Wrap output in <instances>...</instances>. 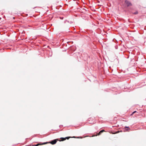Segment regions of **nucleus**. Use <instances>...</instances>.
Returning <instances> with one entry per match:
<instances>
[{
	"label": "nucleus",
	"instance_id": "10",
	"mask_svg": "<svg viewBox=\"0 0 146 146\" xmlns=\"http://www.w3.org/2000/svg\"><path fill=\"white\" fill-rule=\"evenodd\" d=\"M119 131H117V132H116V133H119Z\"/></svg>",
	"mask_w": 146,
	"mask_h": 146
},
{
	"label": "nucleus",
	"instance_id": "1",
	"mask_svg": "<svg viewBox=\"0 0 146 146\" xmlns=\"http://www.w3.org/2000/svg\"><path fill=\"white\" fill-rule=\"evenodd\" d=\"M125 3L127 5V7L131 6L132 5L131 3L127 0L125 1Z\"/></svg>",
	"mask_w": 146,
	"mask_h": 146
},
{
	"label": "nucleus",
	"instance_id": "2",
	"mask_svg": "<svg viewBox=\"0 0 146 146\" xmlns=\"http://www.w3.org/2000/svg\"><path fill=\"white\" fill-rule=\"evenodd\" d=\"M58 140V139H54L50 141V143L52 145L56 143L57 141Z\"/></svg>",
	"mask_w": 146,
	"mask_h": 146
},
{
	"label": "nucleus",
	"instance_id": "4",
	"mask_svg": "<svg viewBox=\"0 0 146 146\" xmlns=\"http://www.w3.org/2000/svg\"><path fill=\"white\" fill-rule=\"evenodd\" d=\"M125 128H127V129H125V130L126 131H128V130H129L130 129V128L129 127H127V126L125 127Z\"/></svg>",
	"mask_w": 146,
	"mask_h": 146
},
{
	"label": "nucleus",
	"instance_id": "8",
	"mask_svg": "<svg viewBox=\"0 0 146 146\" xmlns=\"http://www.w3.org/2000/svg\"><path fill=\"white\" fill-rule=\"evenodd\" d=\"M136 112H137V111H134L133 112L132 114H133L134 113H136Z\"/></svg>",
	"mask_w": 146,
	"mask_h": 146
},
{
	"label": "nucleus",
	"instance_id": "6",
	"mask_svg": "<svg viewBox=\"0 0 146 146\" xmlns=\"http://www.w3.org/2000/svg\"><path fill=\"white\" fill-rule=\"evenodd\" d=\"M138 13V12L137 11H136L134 13H133V14L134 15H136Z\"/></svg>",
	"mask_w": 146,
	"mask_h": 146
},
{
	"label": "nucleus",
	"instance_id": "9",
	"mask_svg": "<svg viewBox=\"0 0 146 146\" xmlns=\"http://www.w3.org/2000/svg\"><path fill=\"white\" fill-rule=\"evenodd\" d=\"M101 133H100V131L99 132V133L98 134V135H100L101 134Z\"/></svg>",
	"mask_w": 146,
	"mask_h": 146
},
{
	"label": "nucleus",
	"instance_id": "5",
	"mask_svg": "<svg viewBox=\"0 0 146 146\" xmlns=\"http://www.w3.org/2000/svg\"><path fill=\"white\" fill-rule=\"evenodd\" d=\"M47 143V142H46V143H42V144H36V145H35V146H38L39 145H43V144H46V143Z\"/></svg>",
	"mask_w": 146,
	"mask_h": 146
},
{
	"label": "nucleus",
	"instance_id": "3",
	"mask_svg": "<svg viewBox=\"0 0 146 146\" xmlns=\"http://www.w3.org/2000/svg\"><path fill=\"white\" fill-rule=\"evenodd\" d=\"M70 137H66L65 138L62 137V138H60L62 139V141H64V140H65L66 139H68Z\"/></svg>",
	"mask_w": 146,
	"mask_h": 146
},
{
	"label": "nucleus",
	"instance_id": "7",
	"mask_svg": "<svg viewBox=\"0 0 146 146\" xmlns=\"http://www.w3.org/2000/svg\"><path fill=\"white\" fill-rule=\"evenodd\" d=\"M104 131V130H101V131H100V133H102Z\"/></svg>",
	"mask_w": 146,
	"mask_h": 146
}]
</instances>
